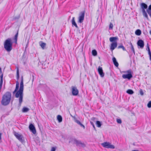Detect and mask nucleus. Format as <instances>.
<instances>
[{"mask_svg": "<svg viewBox=\"0 0 151 151\" xmlns=\"http://www.w3.org/2000/svg\"><path fill=\"white\" fill-rule=\"evenodd\" d=\"M56 147H52L51 148V151H55L56 150Z\"/></svg>", "mask_w": 151, "mask_h": 151, "instance_id": "39", "label": "nucleus"}, {"mask_svg": "<svg viewBox=\"0 0 151 151\" xmlns=\"http://www.w3.org/2000/svg\"><path fill=\"white\" fill-rule=\"evenodd\" d=\"M84 17V12H82L79 14L78 22L80 23L83 22Z\"/></svg>", "mask_w": 151, "mask_h": 151, "instance_id": "7", "label": "nucleus"}, {"mask_svg": "<svg viewBox=\"0 0 151 151\" xmlns=\"http://www.w3.org/2000/svg\"><path fill=\"white\" fill-rule=\"evenodd\" d=\"M72 92L73 95L77 96L78 93V89L76 87L72 86L71 87Z\"/></svg>", "mask_w": 151, "mask_h": 151, "instance_id": "8", "label": "nucleus"}, {"mask_svg": "<svg viewBox=\"0 0 151 151\" xmlns=\"http://www.w3.org/2000/svg\"><path fill=\"white\" fill-rule=\"evenodd\" d=\"M124 73H128L127 74H124L122 76V77L123 78H127L129 80L132 77V71L131 70H129L126 71L124 72Z\"/></svg>", "mask_w": 151, "mask_h": 151, "instance_id": "4", "label": "nucleus"}, {"mask_svg": "<svg viewBox=\"0 0 151 151\" xmlns=\"http://www.w3.org/2000/svg\"><path fill=\"white\" fill-rule=\"evenodd\" d=\"M2 135V133H0V143L1 142V136Z\"/></svg>", "mask_w": 151, "mask_h": 151, "instance_id": "45", "label": "nucleus"}, {"mask_svg": "<svg viewBox=\"0 0 151 151\" xmlns=\"http://www.w3.org/2000/svg\"><path fill=\"white\" fill-rule=\"evenodd\" d=\"M101 145L105 148L113 149L115 148V147L114 145H111V143L108 142H104L102 143Z\"/></svg>", "mask_w": 151, "mask_h": 151, "instance_id": "6", "label": "nucleus"}, {"mask_svg": "<svg viewBox=\"0 0 151 151\" xmlns=\"http://www.w3.org/2000/svg\"><path fill=\"white\" fill-rule=\"evenodd\" d=\"M98 71L99 74L102 77H103L104 75V73L103 72L102 68L100 66H99L98 69Z\"/></svg>", "mask_w": 151, "mask_h": 151, "instance_id": "11", "label": "nucleus"}, {"mask_svg": "<svg viewBox=\"0 0 151 151\" xmlns=\"http://www.w3.org/2000/svg\"><path fill=\"white\" fill-rule=\"evenodd\" d=\"M113 24L111 23H110V25H109V29H113Z\"/></svg>", "mask_w": 151, "mask_h": 151, "instance_id": "30", "label": "nucleus"}, {"mask_svg": "<svg viewBox=\"0 0 151 151\" xmlns=\"http://www.w3.org/2000/svg\"><path fill=\"white\" fill-rule=\"evenodd\" d=\"M1 68H0V71H1Z\"/></svg>", "mask_w": 151, "mask_h": 151, "instance_id": "48", "label": "nucleus"}, {"mask_svg": "<svg viewBox=\"0 0 151 151\" xmlns=\"http://www.w3.org/2000/svg\"><path fill=\"white\" fill-rule=\"evenodd\" d=\"M117 45V42H112L110 47V49L112 51L116 48Z\"/></svg>", "mask_w": 151, "mask_h": 151, "instance_id": "9", "label": "nucleus"}, {"mask_svg": "<svg viewBox=\"0 0 151 151\" xmlns=\"http://www.w3.org/2000/svg\"><path fill=\"white\" fill-rule=\"evenodd\" d=\"M14 134L16 137V138L20 142H24V139L23 137L20 134H19L15 132H14Z\"/></svg>", "mask_w": 151, "mask_h": 151, "instance_id": "5", "label": "nucleus"}, {"mask_svg": "<svg viewBox=\"0 0 151 151\" xmlns=\"http://www.w3.org/2000/svg\"><path fill=\"white\" fill-rule=\"evenodd\" d=\"M71 23L73 25H74L76 28H78V26L77 25V24L75 21L74 17H73L72 19L71 20Z\"/></svg>", "mask_w": 151, "mask_h": 151, "instance_id": "16", "label": "nucleus"}, {"mask_svg": "<svg viewBox=\"0 0 151 151\" xmlns=\"http://www.w3.org/2000/svg\"><path fill=\"white\" fill-rule=\"evenodd\" d=\"M91 122V124L93 126V128L95 129V127L94 126V125L93 123V122Z\"/></svg>", "mask_w": 151, "mask_h": 151, "instance_id": "42", "label": "nucleus"}, {"mask_svg": "<svg viewBox=\"0 0 151 151\" xmlns=\"http://www.w3.org/2000/svg\"><path fill=\"white\" fill-rule=\"evenodd\" d=\"M39 44L43 49H45L46 45V44L45 43L43 42L42 41H41L39 42Z\"/></svg>", "mask_w": 151, "mask_h": 151, "instance_id": "15", "label": "nucleus"}, {"mask_svg": "<svg viewBox=\"0 0 151 151\" xmlns=\"http://www.w3.org/2000/svg\"><path fill=\"white\" fill-rule=\"evenodd\" d=\"M79 125H80L81 127H82L84 129H85V126L84 125H83V124H82L81 123Z\"/></svg>", "mask_w": 151, "mask_h": 151, "instance_id": "43", "label": "nucleus"}, {"mask_svg": "<svg viewBox=\"0 0 151 151\" xmlns=\"http://www.w3.org/2000/svg\"><path fill=\"white\" fill-rule=\"evenodd\" d=\"M147 12L151 17V10H147Z\"/></svg>", "mask_w": 151, "mask_h": 151, "instance_id": "31", "label": "nucleus"}, {"mask_svg": "<svg viewBox=\"0 0 151 151\" xmlns=\"http://www.w3.org/2000/svg\"><path fill=\"white\" fill-rule=\"evenodd\" d=\"M122 48L124 51L126 50L125 49L124 47L122 45H121L119 46L118 47V49H119V48Z\"/></svg>", "mask_w": 151, "mask_h": 151, "instance_id": "26", "label": "nucleus"}, {"mask_svg": "<svg viewBox=\"0 0 151 151\" xmlns=\"http://www.w3.org/2000/svg\"><path fill=\"white\" fill-rule=\"evenodd\" d=\"M137 44L138 46H139L142 48H143L144 46V42L142 40H139L138 41Z\"/></svg>", "mask_w": 151, "mask_h": 151, "instance_id": "12", "label": "nucleus"}, {"mask_svg": "<svg viewBox=\"0 0 151 151\" xmlns=\"http://www.w3.org/2000/svg\"><path fill=\"white\" fill-rule=\"evenodd\" d=\"M112 60H113V61L114 62H115L116 61V58L114 57L113 58H112Z\"/></svg>", "mask_w": 151, "mask_h": 151, "instance_id": "41", "label": "nucleus"}, {"mask_svg": "<svg viewBox=\"0 0 151 151\" xmlns=\"http://www.w3.org/2000/svg\"><path fill=\"white\" fill-rule=\"evenodd\" d=\"M140 6L141 9H147V5L143 3L141 4Z\"/></svg>", "mask_w": 151, "mask_h": 151, "instance_id": "17", "label": "nucleus"}, {"mask_svg": "<svg viewBox=\"0 0 151 151\" xmlns=\"http://www.w3.org/2000/svg\"><path fill=\"white\" fill-rule=\"evenodd\" d=\"M118 40L117 37H112L109 38V40L110 42H116V40Z\"/></svg>", "mask_w": 151, "mask_h": 151, "instance_id": "14", "label": "nucleus"}, {"mask_svg": "<svg viewBox=\"0 0 151 151\" xmlns=\"http://www.w3.org/2000/svg\"><path fill=\"white\" fill-rule=\"evenodd\" d=\"M18 34L17 32L14 38H9L5 41L4 43V47L7 51L10 52L12 50V45L14 41L16 44L17 43Z\"/></svg>", "mask_w": 151, "mask_h": 151, "instance_id": "2", "label": "nucleus"}, {"mask_svg": "<svg viewBox=\"0 0 151 151\" xmlns=\"http://www.w3.org/2000/svg\"><path fill=\"white\" fill-rule=\"evenodd\" d=\"M135 34L136 35L139 36L141 34V31L140 29H138L135 32Z\"/></svg>", "mask_w": 151, "mask_h": 151, "instance_id": "18", "label": "nucleus"}, {"mask_svg": "<svg viewBox=\"0 0 151 151\" xmlns=\"http://www.w3.org/2000/svg\"><path fill=\"white\" fill-rule=\"evenodd\" d=\"M130 45H131V47H133L132 44V43L131 42H130Z\"/></svg>", "mask_w": 151, "mask_h": 151, "instance_id": "46", "label": "nucleus"}, {"mask_svg": "<svg viewBox=\"0 0 151 151\" xmlns=\"http://www.w3.org/2000/svg\"><path fill=\"white\" fill-rule=\"evenodd\" d=\"M19 86V83L18 81L16 82V88L13 92V94L16 93L15 97L16 98H19V106H20L23 101V91L24 89L23 80V77H22V79L20 83V87L18 91H17Z\"/></svg>", "mask_w": 151, "mask_h": 151, "instance_id": "1", "label": "nucleus"}, {"mask_svg": "<svg viewBox=\"0 0 151 151\" xmlns=\"http://www.w3.org/2000/svg\"><path fill=\"white\" fill-rule=\"evenodd\" d=\"M140 93L142 96L143 95V92L141 89L140 91Z\"/></svg>", "mask_w": 151, "mask_h": 151, "instance_id": "40", "label": "nucleus"}, {"mask_svg": "<svg viewBox=\"0 0 151 151\" xmlns=\"http://www.w3.org/2000/svg\"><path fill=\"white\" fill-rule=\"evenodd\" d=\"M29 110V109L26 107H24L22 109V111L23 112H26L28 111Z\"/></svg>", "mask_w": 151, "mask_h": 151, "instance_id": "19", "label": "nucleus"}, {"mask_svg": "<svg viewBox=\"0 0 151 151\" xmlns=\"http://www.w3.org/2000/svg\"><path fill=\"white\" fill-rule=\"evenodd\" d=\"M17 79H18L19 78V69L18 68H17Z\"/></svg>", "mask_w": 151, "mask_h": 151, "instance_id": "27", "label": "nucleus"}, {"mask_svg": "<svg viewBox=\"0 0 151 151\" xmlns=\"http://www.w3.org/2000/svg\"><path fill=\"white\" fill-rule=\"evenodd\" d=\"M131 49L132 51V52H133L134 54L135 55V51H134V50L133 47H131Z\"/></svg>", "mask_w": 151, "mask_h": 151, "instance_id": "35", "label": "nucleus"}, {"mask_svg": "<svg viewBox=\"0 0 151 151\" xmlns=\"http://www.w3.org/2000/svg\"><path fill=\"white\" fill-rule=\"evenodd\" d=\"M92 55L94 56H96L97 55V52L95 50H92Z\"/></svg>", "mask_w": 151, "mask_h": 151, "instance_id": "25", "label": "nucleus"}, {"mask_svg": "<svg viewBox=\"0 0 151 151\" xmlns=\"http://www.w3.org/2000/svg\"><path fill=\"white\" fill-rule=\"evenodd\" d=\"M94 119V118L93 117V118H92V119Z\"/></svg>", "mask_w": 151, "mask_h": 151, "instance_id": "49", "label": "nucleus"}, {"mask_svg": "<svg viewBox=\"0 0 151 151\" xmlns=\"http://www.w3.org/2000/svg\"><path fill=\"white\" fill-rule=\"evenodd\" d=\"M150 34L151 35V30L150 31Z\"/></svg>", "mask_w": 151, "mask_h": 151, "instance_id": "47", "label": "nucleus"}, {"mask_svg": "<svg viewBox=\"0 0 151 151\" xmlns=\"http://www.w3.org/2000/svg\"><path fill=\"white\" fill-rule=\"evenodd\" d=\"M57 119L59 122H61L62 121V118L60 115H58L57 116Z\"/></svg>", "mask_w": 151, "mask_h": 151, "instance_id": "20", "label": "nucleus"}, {"mask_svg": "<svg viewBox=\"0 0 151 151\" xmlns=\"http://www.w3.org/2000/svg\"><path fill=\"white\" fill-rule=\"evenodd\" d=\"M81 142V141H78L76 139L75 140V143L76 144V145L78 146L79 145V143Z\"/></svg>", "mask_w": 151, "mask_h": 151, "instance_id": "28", "label": "nucleus"}, {"mask_svg": "<svg viewBox=\"0 0 151 151\" xmlns=\"http://www.w3.org/2000/svg\"><path fill=\"white\" fill-rule=\"evenodd\" d=\"M148 53L150 56V60L151 61V53L150 51H149V52H148Z\"/></svg>", "mask_w": 151, "mask_h": 151, "instance_id": "37", "label": "nucleus"}, {"mask_svg": "<svg viewBox=\"0 0 151 151\" xmlns=\"http://www.w3.org/2000/svg\"><path fill=\"white\" fill-rule=\"evenodd\" d=\"M11 98V94L9 92L6 93L3 96L1 100V104L4 106H6L9 103Z\"/></svg>", "mask_w": 151, "mask_h": 151, "instance_id": "3", "label": "nucleus"}, {"mask_svg": "<svg viewBox=\"0 0 151 151\" xmlns=\"http://www.w3.org/2000/svg\"><path fill=\"white\" fill-rule=\"evenodd\" d=\"M78 146L80 147H84L85 146V145L84 144L82 143L81 142L79 143V144Z\"/></svg>", "mask_w": 151, "mask_h": 151, "instance_id": "23", "label": "nucleus"}, {"mask_svg": "<svg viewBox=\"0 0 151 151\" xmlns=\"http://www.w3.org/2000/svg\"><path fill=\"white\" fill-rule=\"evenodd\" d=\"M75 121L79 125H80L81 123L80 121L77 119H75Z\"/></svg>", "mask_w": 151, "mask_h": 151, "instance_id": "33", "label": "nucleus"}, {"mask_svg": "<svg viewBox=\"0 0 151 151\" xmlns=\"http://www.w3.org/2000/svg\"><path fill=\"white\" fill-rule=\"evenodd\" d=\"M127 92L130 94H132L133 93V91L131 89H128L127 91Z\"/></svg>", "mask_w": 151, "mask_h": 151, "instance_id": "22", "label": "nucleus"}, {"mask_svg": "<svg viewBox=\"0 0 151 151\" xmlns=\"http://www.w3.org/2000/svg\"><path fill=\"white\" fill-rule=\"evenodd\" d=\"M142 12V14L143 16L145 17L146 18H147V19H148V15L146 12L145 9H141Z\"/></svg>", "mask_w": 151, "mask_h": 151, "instance_id": "13", "label": "nucleus"}, {"mask_svg": "<svg viewBox=\"0 0 151 151\" xmlns=\"http://www.w3.org/2000/svg\"><path fill=\"white\" fill-rule=\"evenodd\" d=\"M114 63L116 66L117 67L118 66L119 64L117 62V61H116L115 62H114Z\"/></svg>", "mask_w": 151, "mask_h": 151, "instance_id": "34", "label": "nucleus"}, {"mask_svg": "<svg viewBox=\"0 0 151 151\" xmlns=\"http://www.w3.org/2000/svg\"><path fill=\"white\" fill-rule=\"evenodd\" d=\"M147 107L149 108L151 107V101H149L147 105Z\"/></svg>", "mask_w": 151, "mask_h": 151, "instance_id": "32", "label": "nucleus"}, {"mask_svg": "<svg viewBox=\"0 0 151 151\" xmlns=\"http://www.w3.org/2000/svg\"><path fill=\"white\" fill-rule=\"evenodd\" d=\"M147 10H151V4L149 6L148 9Z\"/></svg>", "mask_w": 151, "mask_h": 151, "instance_id": "44", "label": "nucleus"}, {"mask_svg": "<svg viewBox=\"0 0 151 151\" xmlns=\"http://www.w3.org/2000/svg\"><path fill=\"white\" fill-rule=\"evenodd\" d=\"M147 48H146V50H147L148 52H149V51H150V48H149V46H148V43H147Z\"/></svg>", "mask_w": 151, "mask_h": 151, "instance_id": "38", "label": "nucleus"}, {"mask_svg": "<svg viewBox=\"0 0 151 151\" xmlns=\"http://www.w3.org/2000/svg\"><path fill=\"white\" fill-rule=\"evenodd\" d=\"M96 124L97 127H100L101 125V122L98 121H96Z\"/></svg>", "mask_w": 151, "mask_h": 151, "instance_id": "21", "label": "nucleus"}, {"mask_svg": "<svg viewBox=\"0 0 151 151\" xmlns=\"http://www.w3.org/2000/svg\"><path fill=\"white\" fill-rule=\"evenodd\" d=\"M78 146L80 147H84L85 146V145L84 144L82 143L81 142L79 143V144Z\"/></svg>", "mask_w": 151, "mask_h": 151, "instance_id": "24", "label": "nucleus"}, {"mask_svg": "<svg viewBox=\"0 0 151 151\" xmlns=\"http://www.w3.org/2000/svg\"><path fill=\"white\" fill-rule=\"evenodd\" d=\"M29 128L30 130L34 134H35L36 132V130L33 124H31L29 126Z\"/></svg>", "mask_w": 151, "mask_h": 151, "instance_id": "10", "label": "nucleus"}, {"mask_svg": "<svg viewBox=\"0 0 151 151\" xmlns=\"http://www.w3.org/2000/svg\"><path fill=\"white\" fill-rule=\"evenodd\" d=\"M0 75L1 80H3V74L2 72V70L0 71Z\"/></svg>", "mask_w": 151, "mask_h": 151, "instance_id": "29", "label": "nucleus"}, {"mask_svg": "<svg viewBox=\"0 0 151 151\" xmlns=\"http://www.w3.org/2000/svg\"><path fill=\"white\" fill-rule=\"evenodd\" d=\"M117 122L118 123L121 124L122 123V121L120 119H117Z\"/></svg>", "mask_w": 151, "mask_h": 151, "instance_id": "36", "label": "nucleus"}]
</instances>
